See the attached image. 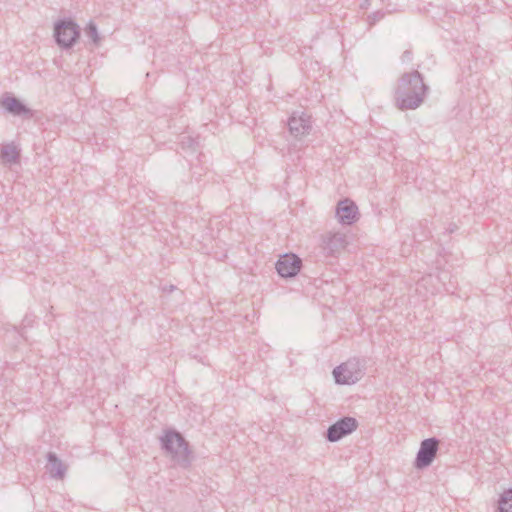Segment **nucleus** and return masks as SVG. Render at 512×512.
I'll return each instance as SVG.
<instances>
[{"mask_svg":"<svg viewBox=\"0 0 512 512\" xmlns=\"http://www.w3.org/2000/svg\"><path fill=\"white\" fill-rule=\"evenodd\" d=\"M429 87L417 70L406 72L397 80L394 88L395 106L399 110H414L424 102Z\"/></svg>","mask_w":512,"mask_h":512,"instance_id":"nucleus-1","label":"nucleus"},{"mask_svg":"<svg viewBox=\"0 0 512 512\" xmlns=\"http://www.w3.org/2000/svg\"><path fill=\"white\" fill-rule=\"evenodd\" d=\"M160 444L162 450L170 456L174 465L183 469L191 467L195 456L189 442L180 432L174 429L164 431V434L160 437Z\"/></svg>","mask_w":512,"mask_h":512,"instance_id":"nucleus-2","label":"nucleus"},{"mask_svg":"<svg viewBox=\"0 0 512 512\" xmlns=\"http://www.w3.org/2000/svg\"><path fill=\"white\" fill-rule=\"evenodd\" d=\"M55 41L63 49L74 46L80 37V27L70 18L57 21L54 25Z\"/></svg>","mask_w":512,"mask_h":512,"instance_id":"nucleus-3","label":"nucleus"},{"mask_svg":"<svg viewBox=\"0 0 512 512\" xmlns=\"http://www.w3.org/2000/svg\"><path fill=\"white\" fill-rule=\"evenodd\" d=\"M333 376L337 384H355L363 376V371L359 360L350 359L340 364L339 366L334 368Z\"/></svg>","mask_w":512,"mask_h":512,"instance_id":"nucleus-4","label":"nucleus"},{"mask_svg":"<svg viewBox=\"0 0 512 512\" xmlns=\"http://www.w3.org/2000/svg\"><path fill=\"white\" fill-rule=\"evenodd\" d=\"M440 440L436 437L424 439L420 443V448L416 454L414 467L423 470L429 467L437 456Z\"/></svg>","mask_w":512,"mask_h":512,"instance_id":"nucleus-5","label":"nucleus"},{"mask_svg":"<svg viewBox=\"0 0 512 512\" xmlns=\"http://www.w3.org/2000/svg\"><path fill=\"white\" fill-rule=\"evenodd\" d=\"M358 428V421L354 417L345 416L330 425L326 431V439L330 442H337L343 437L350 435Z\"/></svg>","mask_w":512,"mask_h":512,"instance_id":"nucleus-6","label":"nucleus"},{"mask_svg":"<svg viewBox=\"0 0 512 512\" xmlns=\"http://www.w3.org/2000/svg\"><path fill=\"white\" fill-rule=\"evenodd\" d=\"M347 245L346 235L340 232L326 233L322 236L321 248L326 256H336Z\"/></svg>","mask_w":512,"mask_h":512,"instance_id":"nucleus-7","label":"nucleus"},{"mask_svg":"<svg viewBox=\"0 0 512 512\" xmlns=\"http://www.w3.org/2000/svg\"><path fill=\"white\" fill-rule=\"evenodd\" d=\"M275 267L281 277L291 278L299 273L302 267V261L295 254H286L280 257Z\"/></svg>","mask_w":512,"mask_h":512,"instance_id":"nucleus-8","label":"nucleus"},{"mask_svg":"<svg viewBox=\"0 0 512 512\" xmlns=\"http://www.w3.org/2000/svg\"><path fill=\"white\" fill-rule=\"evenodd\" d=\"M289 131L295 138H301L309 134L312 126L310 116L301 112L300 114L294 112L288 120Z\"/></svg>","mask_w":512,"mask_h":512,"instance_id":"nucleus-9","label":"nucleus"},{"mask_svg":"<svg viewBox=\"0 0 512 512\" xmlns=\"http://www.w3.org/2000/svg\"><path fill=\"white\" fill-rule=\"evenodd\" d=\"M358 208L354 202L349 199L342 200L338 203L336 216L340 223L351 225L357 220Z\"/></svg>","mask_w":512,"mask_h":512,"instance_id":"nucleus-10","label":"nucleus"},{"mask_svg":"<svg viewBox=\"0 0 512 512\" xmlns=\"http://www.w3.org/2000/svg\"><path fill=\"white\" fill-rule=\"evenodd\" d=\"M1 105L7 112L14 116H31V110L14 96H6L2 99Z\"/></svg>","mask_w":512,"mask_h":512,"instance_id":"nucleus-11","label":"nucleus"},{"mask_svg":"<svg viewBox=\"0 0 512 512\" xmlns=\"http://www.w3.org/2000/svg\"><path fill=\"white\" fill-rule=\"evenodd\" d=\"M46 469L52 478L63 479L67 468L54 452H48Z\"/></svg>","mask_w":512,"mask_h":512,"instance_id":"nucleus-12","label":"nucleus"},{"mask_svg":"<svg viewBox=\"0 0 512 512\" xmlns=\"http://www.w3.org/2000/svg\"><path fill=\"white\" fill-rule=\"evenodd\" d=\"M0 159L8 165L19 163L20 148L14 142L3 144L0 148Z\"/></svg>","mask_w":512,"mask_h":512,"instance_id":"nucleus-13","label":"nucleus"},{"mask_svg":"<svg viewBox=\"0 0 512 512\" xmlns=\"http://www.w3.org/2000/svg\"><path fill=\"white\" fill-rule=\"evenodd\" d=\"M499 512H512V489L505 490L498 501Z\"/></svg>","mask_w":512,"mask_h":512,"instance_id":"nucleus-14","label":"nucleus"},{"mask_svg":"<svg viewBox=\"0 0 512 512\" xmlns=\"http://www.w3.org/2000/svg\"><path fill=\"white\" fill-rule=\"evenodd\" d=\"M180 146L184 151L196 152L199 146L197 138L189 135H182L180 138Z\"/></svg>","mask_w":512,"mask_h":512,"instance_id":"nucleus-15","label":"nucleus"},{"mask_svg":"<svg viewBox=\"0 0 512 512\" xmlns=\"http://www.w3.org/2000/svg\"><path fill=\"white\" fill-rule=\"evenodd\" d=\"M85 34L95 44H98L100 42V37H99V34H98L97 26L93 22H89V24L86 26Z\"/></svg>","mask_w":512,"mask_h":512,"instance_id":"nucleus-16","label":"nucleus"},{"mask_svg":"<svg viewBox=\"0 0 512 512\" xmlns=\"http://www.w3.org/2000/svg\"><path fill=\"white\" fill-rule=\"evenodd\" d=\"M402 62H410L412 60V51L407 49L402 53L401 56Z\"/></svg>","mask_w":512,"mask_h":512,"instance_id":"nucleus-17","label":"nucleus"},{"mask_svg":"<svg viewBox=\"0 0 512 512\" xmlns=\"http://www.w3.org/2000/svg\"><path fill=\"white\" fill-rule=\"evenodd\" d=\"M383 17H384V13L381 11H377V12L373 13L371 16H369V18L372 19V23L380 21Z\"/></svg>","mask_w":512,"mask_h":512,"instance_id":"nucleus-18","label":"nucleus"},{"mask_svg":"<svg viewBox=\"0 0 512 512\" xmlns=\"http://www.w3.org/2000/svg\"><path fill=\"white\" fill-rule=\"evenodd\" d=\"M426 278H422L421 282L418 283V287L422 286L424 282H426Z\"/></svg>","mask_w":512,"mask_h":512,"instance_id":"nucleus-19","label":"nucleus"}]
</instances>
